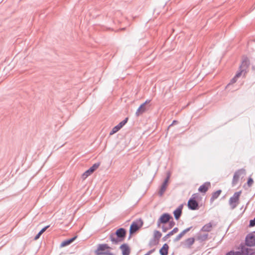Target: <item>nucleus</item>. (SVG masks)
I'll use <instances>...</instances> for the list:
<instances>
[{
  "label": "nucleus",
  "mask_w": 255,
  "mask_h": 255,
  "mask_svg": "<svg viewBox=\"0 0 255 255\" xmlns=\"http://www.w3.org/2000/svg\"><path fill=\"white\" fill-rule=\"evenodd\" d=\"M110 249L107 244H99L95 253L96 255H111L109 250Z\"/></svg>",
  "instance_id": "nucleus-1"
},
{
  "label": "nucleus",
  "mask_w": 255,
  "mask_h": 255,
  "mask_svg": "<svg viewBox=\"0 0 255 255\" xmlns=\"http://www.w3.org/2000/svg\"><path fill=\"white\" fill-rule=\"evenodd\" d=\"M250 65V61L247 57L243 58L242 64L239 68V73H241L243 76H245L247 72V69Z\"/></svg>",
  "instance_id": "nucleus-2"
},
{
  "label": "nucleus",
  "mask_w": 255,
  "mask_h": 255,
  "mask_svg": "<svg viewBox=\"0 0 255 255\" xmlns=\"http://www.w3.org/2000/svg\"><path fill=\"white\" fill-rule=\"evenodd\" d=\"M143 225V221L141 219H138L133 221L130 227L129 233L130 235L135 233Z\"/></svg>",
  "instance_id": "nucleus-3"
},
{
  "label": "nucleus",
  "mask_w": 255,
  "mask_h": 255,
  "mask_svg": "<svg viewBox=\"0 0 255 255\" xmlns=\"http://www.w3.org/2000/svg\"><path fill=\"white\" fill-rule=\"evenodd\" d=\"M241 193V191L235 192L233 196L230 198L229 204L232 209H235L238 205L239 203V197Z\"/></svg>",
  "instance_id": "nucleus-4"
},
{
  "label": "nucleus",
  "mask_w": 255,
  "mask_h": 255,
  "mask_svg": "<svg viewBox=\"0 0 255 255\" xmlns=\"http://www.w3.org/2000/svg\"><path fill=\"white\" fill-rule=\"evenodd\" d=\"M100 165V163H95L88 170L86 171L82 175V178L85 179L87 178L91 173H92Z\"/></svg>",
  "instance_id": "nucleus-5"
},
{
  "label": "nucleus",
  "mask_w": 255,
  "mask_h": 255,
  "mask_svg": "<svg viewBox=\"0 0 255 255\" xmlns=\"http://www.w3.org/2000/svg\"><path fill=\"white\" fill-rule=\"evenodd\" d=\"M246 244L249 247L255 246V236L253 234H249L246 238Z\"/></svg>",
  "instance_id": "nucleus-6"
},
{
  "label": "nucleus",
  "mask_w": 255,
  "mask_h": 255,
  "mask_svg": "<svg viewBox=\"0 0 255 255\" xmlns=\"http://www.w3.org/2000/svg\"><path fill=\"white\" fill-rule=\"evenodd\" d=\"M170 218L171 217L168 214L165 213L162 215L157 221L158 227L160 226L161 223H167L169 221Z\"/></svg>",
  "instance_id": "nucleus-7"
},
{
  "label": "nucleus",
  "mask_w": 255,
  "mask_h": 255,
  "mask_svg": "<svg viewBox=\"0 0 255 255\" xmlns=\"http://www.w3.org/2000/svg\"><path fill=\"white\" fill-rule=\"evenodd\" d=\"M128 119L126 118L115 127L110 132V134H113L118 131L127 123Z\"/></svg>",
  "instance_id": "nucleus-8"
},
{
  "label": "nucleus",
  "mask_w": 255,
  "mask_h": 255,
  "mask_svg": "<svg viewBox=\"0 0 255 255\" xmlns=\"http://www.w3.org/2000/svg\"><path fill=\"white\" fill-rule=\"evenodd\" d=\"M149 102L150 101L146 100L144 103L139 106L135 113L137 116H139L146 111L147 108L146 107V105L147 103H149Z\"/></svg>",
  "instance_id": "nucleus-9"
},
{
  "label": "nucleus",
  "mask_w": 255,
  "mask_h": 255,
  "mask_svg": "<svg viewBox=\"0 0 255 255\" xmlns=\"http://www.w3.org/2000/svg\"><path fill=\"white\" fill-rule=\"evenodd\" d=\"M188 206L189 209L192 210H196L198 207V203L193 199H190L188 202Z\"/></svg>",
  "instance_id": "nucleus-10"
},
{
  "label": "nucleus",
  "mask_w": 255,
  "mask_h": 255,
  "mask_svg": "<svg viewBox=\"0 0 255 255\" xmlns=\"http://www.w3.org/2000/svg\"><path fill=\"white\" fill-rule=\"evenodd\" d=\"M120 248L122 252V255H129L130 249L128 244H124L120 246Z\"/></svg>",
  "instance_id": "nucleus-11"
},
{
  "label": "nucleus",
  "mask_w": 255,
  "mask_h": 255,
  "mask_svg": "<svg viewBox=\"0 0 255 255\" xmlns=\"http://www.w3.org/2000/svg\"><path fill=\"white\" fill-rule=\"evenodd\" d=\"M245 174V170L243 169L239 170L238 171H236L235 173L234 177H233V183H235L237 182V181L239 180L241 174Z\"/></svg>",
  "instance_id": "nucleus-12"
},
{
  "label": "nucleus",
  "mask_w": 255,
  "mask_h": 255,
  "mask_svg": "<svg viewBox=\"0 0 255 255\" xmlns=\"http://www.w3.org/2000/svg\"><path fill=\"white\" fill-rule=\"evenodd\" d=\"M192 228L191 227L188 228L185 230H184L182 232H181L178 236H176V237L174 239V242H177L181 240V239L185 235L186 233H187L188 232H189L191 229Z\"/></svg>",
  "instance_id": "nucleus-13"
},
{
  "label": "nucleus",
  "mask_w": 255,
  "mask_h": 255,
  "mask_svg": "<svg viewBox=\"0 0 255 255\" xmlns=\"http://www.w3.org/2000/svg\"><path fill=\"white\" fill-rule=\"evenodd\" d=\"M167 185L168 182H167V180H164L158 192V194L160 197L163 195L164 192L166 191Z\"/></svg>",
  "instance_id": "nucleus-14"
},
{
  "label": "nucleus",
  "mask_w": 255,
  "mask_h": 255,
  "mask_svg": "<svg viewBox=\"0 0 255 255\" xmlns=\"http://www.w3.org/2000/svg\"><path fill=\"white\" fill-rule=\"evenodd\" d=\"M183 205H180L173 212L175 219L178 220L180 218L182 214V210Z\"/></svg>",
  "instance_id": "nucleus-15"
},
{
  "label": "nucleus",
  "mask_w": 255,
  "mask_h": 255,
  "mask_svg": "<svg viewBox=\"0 0 255 255\" xmlns=\"http://www.w3.org/2000/svg\"><path fill=\"white\" fill-rule=\"evenodd\" d=\"M126 231L124 228H120L117 230L116 235L120 238H124L126 236Z\"/></svg>",
  "instance_id": "nucleus-16"
},
{
  "label": "nucleus",
  "mask_w": 255,
  "mask_h": 255,
  "mask_svg": "<svg viewBox=\"0 0 255 255\" xmlns=\"http://www.w3.org/2000/svg\"><path fill=\"white\" fill-rule=\"evenodd\" d=\"M210 186V183L209 182L205 183L202 185L200 186L199 188V191L202 193H205Z\"/></svg>",
  "instance_id": "nucleus-17"
},
{
  "label": "nucleus",
  "mask_w": 255,
  "mask_h": 255,
  "mask_svg": "<svg viewBox=\"0 0 255 255\" xmlns=\"http://www.w3.org/2000/svg\"><path fill=\"white\" fill-rule=\"evenodd\" d=\"M169 247L167 244H165L163 245L161 249L159 251V253L161 255H167L168 250Z\"/></svg>",
  "instance_id": "nucleus-18"
},
{
  "label": "nucleus",
  "mask_w": 255,
  "mask_h": 255,
  "mask_svg": "<svg viewBox=\"0 0 255 255\" xmlns=\"http://www.w3.org/2000/svg\"><path fill=\"white\" fill-rule=\"evenodd\" d=\"M195 239L194 238H190L186 240L184 242V245L187 248H190L194 243Z\"/></svg>",
  "instance_id": "nucleus-19"
},
{
  "label": "nucleus",
  "mask_w": 255,
  "mask_h": 255,
  "mask_svg": "<svg viewBox=\"0 0 255 255\" xmlns=\"http://www.w3.org/2000/svg\"><path fill=\"white\" fill-rule=\"evenodd\" d=\"M242 76H243V75H242L241 74V73L238 72L236 74L235 76L231 80L230 83L227 86V88L228 87H229L230 85L236 83V81H237L238 78H239V77H240Z\"/></svg>",
  "instance_id": "nucleus-20"
},
{
  "label": "nucleus",
  "mask_w": 255,
  "mask_h": 255,
  "mask_svg": "<svg viewBox=\"0 0 255 255\" xmlns=\"http://www.w3.org/2000/svg\"><path fill=\"white\" fill-rule=\"evenodd\" d=\"M221 190H217V191L214 192L213 194H212V196L211 198V202H213L216 199H217L219 196V195H220L221 193Z\"/></svg>",
  "instance_id": "nucleus-21"
},
{
  "label": "nucleus",
  "mask_w": 255,
  "mask_h": 255,
  "mask_svg": "<svg viewBox=\"0 0 255 255\" xmlns=\"http://www.w3.org/2000/svg\"><path fill=\"white\" fill-rule=\"evenodd\" d=\"M212 228V224L211 223H208L202 227L201 231L203 232H210Z\"/></svg>",
  "instance_id": "nucleus-22"
},
{
  "label": "nucleus",
  "mask_w": 255,
  "mask_h": 255,
  "mask_svg": "<svg viewBox=\"0 0 255 255\" xmlns=\"http://www.w3.org/2000/svg\"><path fill=\"white\" fill-rule=\"evenodd\" d=\"M247 252H243V251H242V252H240V251H238V252H230L228 253H227L226 254V255H247Z\"/></svg>",
  "instance_id": "nucleus-23"
},
{
  "label": "nucleus",
  "mask_w": 255,
  "mask_h": 255,
  "mask_svg": "<svg viewBox=\"0 0 255 255\" xmlns=\"http://www.w3.org/2000/svg\"><path fill=\"white\" fill-rule=\"evenodd\" d=\"M118 238L115 235H111L110 236L111 241L115 244H117L120 241Z\"/></svg>",
  "instance_id": "nucleus-24"
},
{
  "label": "nucleus",
  "mask_w": 255,
  "mask_h": 255,
  "mask_svg": "<svg viewBox=\"0 0 255 255\" xmlns=\"http://www.w3.org/2000/svg\"><path fill=\"white\" fill-rule=\"evenodd\" d=\"M161 234L160 232L158 231H155L154 232V237L155 239H159L161 237Z\"/></svg>",
  "instance_id": "nucleus-25"
},
{
  "label": "nucleus",
  "mask_w": 255,
  "mask_h": 255,
  "mask_svg": "<svg viewBox=\"0 0 255 255\" xmlns=\"http://www.w3.org/2000/svg\"><path fill=\"white\" fill-rule=\"evenodd\" d=\"M178 231V228L176 227L174 228L171 232H170L168 234H167V236H171L173 234L177 233Z\"/></svg>",
  "instance_id": "nucleus-26"
},
{
  "label": "nucleus",
  "mask_w": 255,
  "mask_h": 255,
  "mask_svg": "<svg viewBox=\"0 0 255 255\" xmlns=\"http://www.w3.org/2000/svg\"><path fill=\"white\" fill-rule=\"evenodd\" d=\"M69 244H70L69 243V241L68 240H67V241H65L63 242L61 244V246L64 247V246H67Z\"/></svg>",
  "instance_id": "nucleus-27"
},
{
  "label": "nucleus",
  "mask_w": 255,
  "mask_h": 255,
  "mask_svg": "<svg viewBox=\"0 0 255 255\" xmlns=\"http://www.w3.org/2000/svg\"><path fill=\"white\" fill-rule=\"evenodd\" d=\"M208 238V234H204L203 235H201L200 237V239L202 240H205L207 239Z\"/></svg>",
  "instance_id": "nucleus-28"
},
{
  "label": "nucleus",
  "mask_w": 255,
  "mask_h": 255,
  "mask_svg": "<svg viewBox=\"0 0 255 255\" xmlns=\"http://www.w3.org/2000/svg\"><path fill=\"white\" fill-rule=\"evenodd\" d=\"M255 226V218L250 221V227H254Z\"/></svg>",
  "instance_id": "nucleus-29"
},
{
  "label": "nucleus",
  "mask_w": 255,
  "mask_h": 255,
  "mask_svg": "<svg viewBox=\"0 0 255 255\" xmlns=\"http://www.w3.org/2000/svg\"><path fill=\"white\" fill-rule=\"evenodd\" d=\"M253 180L251 178H249L248 181V185L251 186L253 184Z\"/></svg>",
  "instance_id": "nucleus-30"
},
{
  "label": "nucleus",
  "mask_w": 255,
  "mask_h": 255,
  "mask_svg": "<svg viewBox=\"0 0 255 255\" xmlns=\"http://www.w3.org/2000/svg\"><path fill=\"white\" fill-rule=\"evenodd\" d=\"M49 227V226H47L46 227L43 228L40 232V234H43L45 231Z\"/></svg>",
  "instance_id": "nucleus-31"
},
{
  "label": "nucleus",
  "mask_w": 255,
  "mask_h": 255,
  "mask_svg": "<svg viewBox=\"0 0 255 255\" xmlns=\"http://www.w3.org/2000/svg\"><path fill=\"white\" fill-rule=\"evenodd\" d=\"M41 235L42 234H40V233L39 232L37 234V235L34 237V240H37V239H38Z\"/></svg>",
  "instance_id": "nucleus-32"
},
{
  "label": "nucleus",
  "mask_w": 255,
  "mask_h": 255,
  "mask_svg": "<svg viewBox=\"0 0 255 255\" xmlns=\"http://www.w3.org/2000/svg\"><path fill=\"white\" fill-rule=\"evenodd\" d=\"M170 173H169V172H168V173H167V177H166V178L165 179V180H167V182H168L169 179V178H170Z\"/></svg>",
  "instance_id": "nucleus-33"
},
{
  "label": "nucleus",
  "mask_w": 255,
  "mask_h": 255,
  "mask_svg": "<svg viewBox=\"0 0 255 255\" xmlns=\"http://www.w3.org/2000/svg\"><path fill=\"white\" fill-rule=\"evenodd\" d=\"M162 228V231L163 232H166L167 231V230L168 229V228H166L164 226H163Z\"/></svg>",
  "instance_id": "nucleus-34"
},
{
  "label": "nucleus",
  "mask_w": 255,
  "mask_h": 255,
  "mask_svg": "<svg viewBox=\"0 0 255 255\" xmlns=\"http://www.w3.org/2000/svg\"><path fill=\"white\" fill-rule=\"evenodd\" d=\"M155 245V241L153 240V241H151L149 243V245L150 246H152L153 245Z\"/></svg>",
  "instance_id": "nucleus-35"
},
{
  "label": "nucleus",
  "mask_w": 255,
  "mask_h": 255,
  "mask_svg": "<svg viewBox=\"0 0 255 255\" xmlns=\"http://www.w3.org/2000/svg\"><path fill=\"white\" fill-rule=\"evenodd\" d=\"M75 238H76V237H74V238H72L68 240V241H69L70 244L72 243L75 240Z\"/></svg>",
  "instance_id": "nucleus-36"
},
{
  "label": "nucleus",
  "mask_w": 255,
  "mask_h": 255,
  "mask_svg": "<svg viewBox=\"0 0 255 255\" xmlns=\"http://www.w3.org/2000/svg\"><path fill=\"white\" fill-rule=\"evenodd\" d=\"M154 252V250H151L147 252V254H146L145 255H149L150 254H151Z\"/></svg>",
  "instance_id": "nucleus-37"
},
{
  "label": "nucleus",
  "mask_w": 255,
  "mask_h": 255,
  "mask_svg": "<svg viewBox=\"0 0 255 255\" xmlns=\"http://www.w3.org/2000/svg\"><path fill=\"white\" fill-rule=\"evenodd\" d=\"M177 122L176 121H173L172 123L169 126V128L172 126V125L175 124Z\"/></svg>",
  "instance_id": "nucleus-38"
},
{
  "label": "nucleus",
  "mask_w": 255,
  "mask_h": 255,
  "mask_svg": "<svg viewBox=\"0 0 255 255\" xmlns=\"http://www.w3.org/2000/svg\"><path fill=\"white\" fill-rule=\"evenodd\" d=\"M170 236H167V234L164 236V237L163 238V240L164 241H166V240Z\"/></svg>",
  "instance_id": "nucleus-39"
},
{
  "label": "nucleus",
  "mask_w": 255,
  "mask_h": 255,
  "mask_svg": "<svg viewBox=\"0 0 255 255\" xmlns=\"http://www.w3.org/2000/svg\"><path fill=\"white\" fill-rule=\"evenodd\" d=\"M174 225V223H170V227H169V229L171 228L173 226V225Z\"/></svg>",
  "instance_id": "nucleus-40"
},
{
  "label": "nucleus",
  "mask_w": 255,
  "mask_h": 255,
  "mask_svg": "<svg viewBox=\"0 0 255 255\" xmlns=\"http://www.w3.org/2000/svg\"><path fill=\"white\" fill-rule=\"evenodd\" d=\"M250 255H255V251L252 253Z\"/></svg>",
  "instance_id": "nucleus-41"
}]
</instances>
